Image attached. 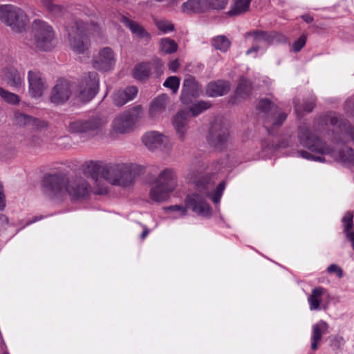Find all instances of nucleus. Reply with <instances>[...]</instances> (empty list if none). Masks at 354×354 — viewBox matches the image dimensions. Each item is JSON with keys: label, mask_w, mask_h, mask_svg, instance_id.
<instances>
[{"label": "nucleus", "mask_w": 354, "mask_h": 354, "mask_svg": "<svg viewBox=\"0 0 354 354\" xmlns=\"http://www.w3.org/2000/svg\"><path fill=\"white\" fill-rule=\"evenodd\" d=\"M42 183L45 193L51 198H62L68 194L73 200H83L93 192V187L80 176L68 180L62 173L49 174Z\"/></svg>", "instance_id": "nucleus-1"}, {"label": "nucleus", "mask_w": 354, "mask_h": 354, "mask_svg": "<svg viewBox=\"0 0 354 354\" xmlns=\"http://www.w3.org/2000/svg\"><path fill=\"white\" fill-rule=\"evenodd\" d=\"M214 181L212 176L199 178L196 183V192L189 194L185 203L188 209H192L198 215L208 216L211 213V208L207 203L206 198L212 200L214 203H218L225 187V182H221L214 189Z\"/></svg>", "instance_id": "nucleus-2"}, {"label": "nucleus", "mask_w": 354, "mask_h": 354, "mask_svg": "<svg viewBox=\"0 0 354 354\" xmlns=\"http://www.w3.org/2000/svg\"><path fill=\"white\" fill-rule=\"evenodd\" d=\"M297 137L300 145L304 147L322 155H329L345 167H354V151L352 148L345 147L336 152L326 142L314 136L306 124L299 126Z\"/></svg>", "instance_id": "nucleus-3"}, {"label": "nucleus", "mask_w": 354, "mask_h": 354, "mask_svg": "<svg viewBox=\"0 0 354 354\" xmlns=\"http://www.w3.org/2000/svg\"><path fill=\"white\" fill-rule=\"evenodd\" d=\"M145 171V167L135 162H119L105 165V181L113 185L129 187L136 177Z\"/></svg>", "instance_id": "nucleus-4"}, {"label": "nucleus", "mask_w": 354, "mask_h": 354, "mask_svg": "<svg viewBox=\"0 0 354 354\" xmlns=\"http://www.w3.org/2000/svg\"><path fill=\"white\" fill-rule=\"evenodd\" d=\"M143 116V110L141 106L138 105L126 110L113 119L109 133L115 138L132 132Z\"/></svg>", "instance_id": "nucleus-5"}, {"label": "nucleus", "mask_w": 354, "mask_h": 354, "mask_svg": "<svg viewBox=\"0 0 354 354\" xmlns=\"http://www.w3.org/2000/svg\"><path fill=\"white\" fill-rule=\"evenodd\" d=\"M108 117L102 113L91 115L86 120H73L68 122V131L72 133L84 134L94 138L104 134Z\"/></svg>", "instance_id": "nucleus-6"}, {"label": "nucleus", "mask_w": 354, "mask_h": 354, "mask_svg": "<svg viewBox=\"0 0 354 354\" xmlns=\"http://www.w3.org/2000/svg\"><path fill=\"white\" fill-rule=\"evenodd\" d=\"M100 31V28L97 25L76 23L68 33L71 48L76 53H83L88 48V37L97 36Z\"/></svg>", "instance_id": "nucleus-7"}, {"label": "nucleus", "mask_w": 354, "mask_h": 354, "mask_svg": "<svg viewBox=\"0 0 354 354\" xmlns=\"http://www.w3.org/2000/svg\"><path fill=\"white\" fill-rule=\"evenodd\" d=\"M0 21L16 32L26 30L30 23V18L20 7L13 4L0 5Z\"/></svg>", "instance_id": "nucleus-8"}, {"label": "nucleus", "mask_w": 354, "mask_h": 354, "mask_svg": "<svg viewBox=\"0 0 354 354\" xmlns=\"http://www.w3.org/2000/svg\"><path fill=\"white\" fill-rule=\"evenodd\" d=\"M256 107L263 114V125L270 134L274 133L286 120V113L268 99L259 100Z\"/></svg>", "instance_id": "nucleus-9"}, {"label": "nucleus", "mask_w": 354, "mask_h": 354, "mask_svg": "<svg viewBox=\"0 0 354 354\" xmlns=\"http://www.w3.org/2000/svg\"><path fill=\"white\" fill-rule=\"evenodd\" d=\"M32 30L34 44L37 48L48 51L55 47V32L52 27L47 23L36 19L33 21Z\"/></svg>", "instance_id": "nucleus-10"}, {"label": "nucleus", "mask_w": 354, "mask_h": 354, "mask_svg": "<svg viewBox=\"0 0 354 354\" xmlns=\"http://www.w3.org/2000/svg\"><path fill=\"white\" fill-rule=\"evenodd\" d=\"M228 0H187L181 6L185 14L203 13L209 10H221L226 8Z\"/></svg>", "instance_id": "nucleus-11"}, {"label": "nucleus", "mask_w": 354, "mask_h": 354, "mask_svg": "<svg viewBox=\"0 0 354 354\" xmlns=\"http://www.w3.org/2000/svg\"><path fill=\"white\" fill-rule=\"evenodd\" d=\"M117 57L113 48L109 46L100 48L93 55L91 64L94 69L102 73L112 71L115 66Z\"/></svg>", "instance_id": "nucleus-12"}, {"label": "nucleus", "mask_w": 354, "mask_h": 354, "mask_svg": "<svg viewBox=\"0 0 354 354\" xmlns=\"http://www.w3.org/2000/svg\"><path fill=\"white\" fill-rule=\"evenodd\" d=\"M104 169L105 165L102 166L97 162L91 161L86 165L83 170L84 174L90 177L93 181V192L94 194H105L108 192V186L104 183Z\"/></svg>", "instance_id": "nucleus-13"}, {"label": "nucleus", "mask_w": 354, "mask_h": 354, "mask_svg": "<svg viewBox=\"0 0 354 354\" xmlns=\"http://www.w3.org/2000/svg\"><path fill=\"white\" fill-rule=\"evenodd\" d=\"M230 140V133L227 126L221 121H216L212 124L209 130L208 140L213 147L223 149Z\"/></svg>", "instance_id": "nucleus-14"}, {"label": "nucleus", "mask_w": 354, "mask_h": 354, "mask_svg": "<svg viewBox=\"0 0 354 354\" xmlns=\"http://www.w3.org/2000/svg\"><path fill=\"white\" fill-rule=\"evenodd\" d=\"M144 145L150 151L156 149L167 150L171 147L168 136L156 131L145 133L142 138Z\"/></svg>", "instance_id": "nucleus-15"}, {"label": "nucleus", "mask_w": 354, "mask_h": 354, "mask_svg": "<svg viewBox=\"0 0 354 354\" xmlns=\"http://www.w3.org/2000/svg\"><path fill=\"white\" fill-rule=\"evenodd\" d=\"M330 301V295L328 291L321 286L313 288L308 297L309 309L311 311L326 309Z\"/></svg>", "instance_id": "nucleus-16"}, {"label": "nucleus", "mask_w": 354, "mask_h": 354, "mask_svg": "<svg viewBox=\"0 0 354 354\" xmlns=\"http://www.w3.org/2000/svg\"><path fill=\"white\" fill-rule=\"evenodd\" d=\"M153 183H157L167 190L173 192L178 185L176 173L173 169H164L160 171Z\"/></svg>", "instance_id": "nucleus-17"}, {"label": "nucleus", "mask_w": 354, "mask_h": 354, "mask_svg": "<svg viewBox=\"0 0 354 354\" xmlns=\"http://www.w3.org/2000/svg\"><path fill=\"white\" fill-rule=\"evenodd\" d=\"M162 66V62L158 59H155L153 62L139 63L133 68V76L138 80L145 81L149 77L153 68H161Z\"/></svg>", "instance_id": "nucleus-18"}, {"label": "nucleus", "mask_w": 354, "mask_h": 354, "mask_svg": "<svg viewBox=\"0 0 354 354\" xmlns=\"http://www.w3.org/2000/svg\"><path fill=\"white\" fill-rule=\"evenodd\" d=\"M120 21L127 27L131 30V33L138 39L145 41L146 42H149L151 40V37L150 33L138 22L129 19L124 15L120 17Z\"/></svg>", "instance_id": "nucleus-19"}, {"label": "nucleus", "mask_w": 354, "mask_h": 354, "mask_svg": "<svg viewBox=\"0 0 354 354\" xmlns=\"http://www.w3.org/2000/svg\"><path fill=\"white\" fill-rule=\"evenodd\" d=\"M110 95L113 104L121 107L129 101L132 100L137 95V90H109L106 92Z\"/></svg>", "instance_id": "nucleus-20"}, {"label": "nucleus", "mask_w": 354, "mask_h": 354, "mask_svg": "<svg viewBox=\"0 0 354 354\" xmlns=\"http://www.w3.org/2000/svg\"><path fill=\"white\" fill-rule=\"evenodd\" d=\"M189 113L185 110L178 111L172 119V124L176 130L177 135L180 139L185 138L187 130Z\"/></svg>", "instance_id": "nucleus-21"}, {"label": "nucleus", "mask_w": 354, "mask_h": 354, "mask_svg": "<svg viewBox=\"0 0 354 354\" xmlns=\"http://www.w3.org/2000/svg\"><path fill=\"white\" fill-rule=\"evenodd\" d=\"M167 102V96L165 94L154 98L149 106V117L153 120H158L165 111Z\"/></svg>", "instance_id": "nucleus-22"}, {"label": "nucleus", "mask_w": 354, "mask_h": 354, "mask_svg": "<svg viewBox=\"0 0 354 354\" xmlns=\"http://www.w3.org/2000/svg\"><path fill=\"white\" fill-rule=\"evenodd\" d=\"M171 193L165 187L154 183L149 191V198L152 203H160L167 201Z\"/></svg>", "instance_id": "nucleus-23"}, {"label": "nucleus", "mask_w": 354, "mask_h": 354, "mask_svg": "<svg viewBox=\"0 0 354 354\" xmlns=\"http://www.w3.org/2000/svg\"><path fill=\"white\" fill-rule=\"evenodd\" d=\"M328 324L323 320H320L313 325L310 345L313 350L317 349L318 344L322 339V336L328 333Z\"/></svg>", "instance_id": "nucleus-24"}, {"label": "nucleus", "mask_w": 354, "mask_h": 354, "mask_svg": "<svg viewBox=\"0 0 354 354\" xmlns=\"http://www.w3.org/2000/svg\"><path fill=\"white\" fill-rule=\"evenodd\" d=\"M2 77L10 87H21L23 84V79L18 71L13 67H8L3 69Z\"/></svg>", "instance_id": "nucleus-25"}, {"label": "nucleus", "mask_w": 354, "mask_h": 354, "mask_svg": "<svg viewBox=\"0 0 354 354\" xmlns=\"http://www.w3.org/2000/svg\"><path fill=\"white\" fill-rule=\"evenodd\" d=\"M252 0H232L226 15L232 17L243 15L248 12Z\"/></svg>", "instance_id": "nucleus-26"}, {"label": "nucleus", "mask_w": 354, "mask_h": 354, "mask_svg": "<svg viewBox=\"0 0 354 354\" xmlns=\"http://www.w3.org/2000/svg\"><path fill=\"white\" fill-rule=\"evenodd\" d=\"M165 213L171 219H179L187 214L188 208L182 205L167 206L163 208Z\"/></svg>", "instance_id": "nucleus-27"}, {"label": "nucleus", "mask_w": 354, "mask_h": 354, "mask_svg": "<svg viewBox=\"0 0 354 354\" xmlns=\"http://www.w3.org/2000/svg\"><path fill=\"white\" fill-rule=\"evenodd\" d=\"M159 51L164 55L173 54L178 50V45L169 37L161 38L158 42Z\"/></svg>", "instance_id": "nucleus-28"}, {"label": "nucleus", "mask_w": 354, "mask_h": 354, "mask_svg": "<svg viewBox=\"0 0 354 354\" xmlns=\"http://www.w3.org/2000/svg\"><path fill=\"white\" fill-rule=\"evenodd\" d=\"M27 80L29 88H41L46 86V83L39 71L30 70L28 72Z\"/></svg>", "instance_id": "nucleus-29"}, {"label": "nucleus", "mask_w": 354, "mask_h": 354, "mask_svg": "<svg viewBox=\"0 0 354 354\" xmlns=\"http://www.w3.org/2000/svg\"><path fill=\"white\" fill-rule=\"evenodd\" d=\"M315 105V99L310 97L308 100H304L302 103L295 101V109L297 115H301L304 113H310L313 111Z\"/></svg>", "instance_id": "nucleus-30"}, {"label": "nucleus", "mask_w": 354, "mask_h": 354, "mask_svg": "<svg viewBox=\"0 0 354 354\" xmlns=\"http://www.w3.org/2000/svg\"><path fill=\"white\" fill-rule=\"evenodd\" d=\"M211 106L212 104L209 102L198 100L188 108L187 112L189 113V116L196 117L203 111L209 109Z\"/></svg>", "instance_id": "nucleus-31"}, {"label": "nucleus", "mask_w": 354, "mask_h": 354, "mask_svg": "<svg viewBox=\"0 0 354 354\" xmlns=\"http://www.w3.org/2000/svg\"><path fill=\"white\" fill-rule=\"evenodd\" d=\"M342 223L344 227V232L347 239L351 242L354 250V232L351 230L353 227V214L350 212L345 214L342 218Z\"/></svg>", "instance_id": "nucleus-32"}, {"label": "nucleus", "mask_w": 354, "mask_h": 354, "mask_svg": "<svg viewBox=\"0 0 354 354\" xmlns=\"http://www.w3.org/2000/svg\"><path fill=\"white\" fill-rule=\"evenodd\" d=\"M199 90H183L180 100L182 103L188 108L198 101Z\"/></svg>", "instance_id": "nucleus-33"}, {"label": "nucleus", "mask_w": 354, "mask_h": 354, "mask_svg": "<svg viewBox=\"0 0 354 354\" xmlns=\"http://www.w3.org/2000/svg\"><path fill=\"white\" fill-rule=\"evenodd\" d=\"M153 24L163 34H167L175 30L174 24L165 18H153Z\"/></svg>", "instance_id": "nucleus-34"}, {"label": "nucleus", "mask_w": 354, "mask_h": 354, "mask_svg": "<svg viewBox=\"0 0 354 354\" xmlns=\"http://www.w3.org/2000/svg\"><path fill=\"white\" fill-rule=\"evenodd\" d=\"M82 86L86 88H97L99 87V77L96 72H90L85 75L82 80Z\"/></svg>", "instance_id": "nucleus-35"}, {"label": "nucleus", "mask_w": 354, "mask_h": 354, "mask_svg": "<svg viewBox=\"0 0 354 354\" xmlns=\"http://www.w3.org/2000/svg\"><path fill=\"white\" fill-rule=\"evenodd\" d=\"M70 95V90H53L50 101L54 104H62L69 98Z\"/></svg>", "instance_id": "nucleus-36"}, {"label": "nucleus", "mask_w": 354, "mask_h": 354, "mask_svg": "<svg viewBox=\"0 0 354 354\" xmlns=\"http://www.w3.org/2000/svg\"><path fill=\"white\" fill-rule=\"evenodd\" d=\"M0 96L5 102L11 104H17L20 101V97L17 94L8 90H0Z\"/></svg>", "instance_id": "nucleus-37"}, {"label": "nucleus", "mask_w": 354, "mask_h": 354, "mask_svg": "<svg viewBox=\"0 0 354 354\" xmlns=\"http://www.w3.org/2000/svg\"><path fill=\"white\" fill-rule=\"evenodd\" d=\"M292 156L301 157L304 159L311 160V161H316V162H324L325 158L324 157H322L320 156H316L313 155L310 153L305 151V150H300L297 151L296 152H294Z\"/></svg>", "instance_id": "nucleus-38"}, {"label": "nucleus", "mask_w": 354, "mask_h": 354, "mask_svg": "<svg viewBox=\"0 0 354 354\" xmlns=\"http://www.w3.org/2000/svg\"><path fill=\"white\" fill-rule=\"evenodd\" d=\"M230 45V41L224 36H218L214 39V46L221 51H227Z\"/></svg>", "instance_id": "nucleus-39"}, {"label": "nucleus", "mask_w": 354, "mask_h": 354, "mask_svg": "<svg viewBox=\"0 0 354 354\" xmlns=\"http://www.w3.org/2000/svg\"><path fill=\"white\" fill-rule=\"evenodd\" d=\"M41 3L46 9L54 15L61 14L63 11V7L54 4L53 0H41Z\"/></svg>", "instance_id": "nucleus-40"}, {"label": "nucleus", "mask_w": 354, "mask_h": 354, "mask_svg": "<svg viewBox=\"0 0 354 354\" xmlns=\"http://www.w3.org/2000/svg\"><path fill=\"white\" fill-rule=\"evenodd\" d=\"M248 91L249 90H235L234 95L229 100V102L236 104L241 102L242 100L248 97Z\"/></svg>", "instance_id": "nucleus-41"}, {"label": "nucleus", "mask_w": 354, "mask_h": 354, "mask_svg": "<svg viewBox=\"0 0 354 354\" xmlns=\"http://www.w3.org/2000/svg\"><path fill=\"white\" fill-rule=\"evenodd\" d=\"M15 122L19 126H24L29 124L32 118L20 112H16L14 115Z\"/></svg>", "instance_id": "nucleus-42"}, {"label": "nucleus", "mask_w": 354, "mask_h": 354, "mask_svg": "<svg viewBox=\"0 0 354 354\" xmlns=\"http://www.w3.org/2000/svg\"><path fill=\"white\" fill-rule=\"evenodd\" d=\"M180 82V78L176 76H171L165 81L163 86L167 88H178Z\"/></svg>", "instance_id": "nucleus-43"}, {"label": "nucleus", "mask_w": 354, "mask_h": 354, "mask_svg": "<svg viewBox=\"0 0 354 354\" xmlns=\"http://www.w3.org/2000/svg\"><path fill=\"white\" fill-rule=\"evenodd\" d=\"M306 36L302 35L299 37V38L296 40L292 44V49L295 52H299L301 49L306 45Z\"/></svg>", "instance_id": "nucleus-44"}, {"label": "nucleus", "mask_w": 354, "mask_h": 354, "mask_svg": "<svg viewBox=\"0 0 354 354\" xmlns=\"http://www.w3.org/2000/svg\"><path fill=\"white\" fill-rule=\"evenodd\" d=\"M198 86V82L195 77L192 76H187L183 82V88H196Z\"/></svg>", "instance_id": "nucleus-45"}, {"label": "nucleus", "mask_w": 354, "mask_h": 354, "mask_svg": "<svg viewBox=\"0 0 354 354\" xmlns=\"http://www.w3.org/2000/svg\"><path fill=\"white\" fill-rule=\"evenodd\" d=\"M327 272L329 274L335 273L339 279H341L344 276V272L342 269L336 264H331L327 268Z\"/></svg>", "instance_id": "nucleus-46"}, {"label": "nucleus", "mask_w": 354, "mask_h": 354, "mask_svg": "<svg viewBox=\"0 0 354 354\" xmlns=\"http://www.w3.org/2000/svg\"><path fill=\"white\" fill-rule=\"evenodd\" d=\"M229 87L228 82L224 80L212 82L208 84V88H227Z\"/></svg>", "instance_id": "nucleus-47"}, {"label": "nucleus", "mask_w": 354, "mask_h": 354, "mask_svg": "<svg viewBox=\"0 0 354 354\" xmlns=\"http://www.w3.org/2000/svg\"><path fill=\"white\" fill-rule=\"evenodd\" d=\"M227 90H206V95L211 97H216L227 94Z\"/></svg>", "instance_id": "nucleus-48"}, {"label": "nucleus", "mask_w": 354, "mask_h": 354, "mask_svg": "<svg viewBox=\"0 0 354 354\" xmlns=\"http://www.w3.org/2000/svg\"><path fill=\"white\" fill-rule=\"evenodd\" d=\"M72 86L69 81L64 78H60L57 80V84L53 88H65Z\"/></svg>", "instance_id": "nucleus-49"}, {"label": "nucleus", "mask_w": 354, "mask_h": 354, "mask_svg": "<svg viewBox=\"0 0 354 354\" xmlns=\"http://www.w3.org/2000/svg\"><path fill=\"white\" fill-rule=\"evenodd\" d=\"M345 111L350 116H354V102L348 100L346 102Z\"/></svg>", "instance_id": "nucleus-50"}, {"label": "nucleus", "mask_w": 354, "mask_h": 354, "mask_svg": "<svg viewBox=\"0 0 354 354\" xmlns=\"http://www.w3.org/2000/svg\"><path fill=\"white\" fill-rule=\"evenodd\" d=\"M6 207V199L3 191V187L0 182V211H3Z\"/></svg>", "instance_id": "nucleus-51"}, {"label": "nucleus", "mask_w": 354, "mask_h": 354, "mask_svg": "<svg viewBox=\"0 0 354 354\" xmlns=\"http://www.w3.org/2000/svg\"><path fill=\"white\" fill-rule=\"evenodd\" d=\"M180 66L178 59H174L169 62V68L173 72L177 71Z\"/></svg>", "instance_id": "nucleus-52"}, {"label": "nucleus", "mask_w": 354, "mask_h": 354, "mask_svg": "<svg viewBox=\"0 0 354 354\" xmlns=\"http://www.w3.org/2000/svg\"><path fill=\"white\" fill-rule=\"evenodd\" d=\"M9 224V219L8 218L3 214H0V227H5Z\"/></svg>", "instance_id": "nucleus-53"}, {"label": "nucleus", "mask_w": 354, "mask_h": 354, "mask_svg": "<svg viewBox=\"0 0 354 354\" xmlns=\"http://www.w3.org/2000/svg\"><path fill=\"white\" fill-rule=\"evenodd\" d=\"M41 144V140L39 138L37 137H32L30 140V142H29V145L31 146V147H37V146H39Z\"/></svg>", "instance_id": "nucleus-54"}, {"label": "nucleus", "mask_w": 354, "mask_h": 354, "mask_svg": "<svg viewBox=\"0 0 354 354\" xmlns=\"http://www.w3.org/2000/svg\"><path fill=\"white\" fill-rule=\"evenodd\" d=\"M254 39L257 41H260L266 39L265 32H256L254 33Z\"/></svg>", "instance_id": "nucleus-55"}, {"label": "nucleus", "mask_w": 354, "mask_h": 354, "mask_svg": "<svg viewBox=\"0 0 354 354\" xmlns=\"http://www.w3.org/2000/svg\"><path fill=\"white\" fill-rule=\"evenodd\" d=\"M31 96L36 97L37 96L41 95V90H29Z\"/></svg>", "instance_id": "nucleus-56"}, {"label": "nucleus", "mask_w": 354, "mask_h": 354, "mask_svg": "<svg viewBox=\"0 0 354 354\" xmlns=\"http://www.w3.org/2000/svg\"><path fill=\"white\" fill-rule=\"evenodd\" d=\"M241 82L238 88H242V87H248V86H250V82L248 80H247L246 79L243 78V79H241Z\"/></svg>", "instance_id": "nucleus-57"}, {"label": "nucleus", "mask_w": 354, "mask_h": 354, "mask_svg": "<svg viewBox=\"0 0 354 354\" xmlns=\"http://www.w3.org/2000/svg\"><path fill=\"white\" fill-rule=\"evenodd\" d=\"M302 18L303 19L307 22V23H310L313 21V19L312 17H310V15H303L302 16Z\"/></svg>", "instance_id": "nucleus-58"}, {"label": "nucleus", "mask_w": 354, "mask_h": 354, "mask_svg": "<svg viewBox=\"0 0 354 354\" xmlns=\"http://www.w3.org/2000/svg\"><path fill=\"white\" fill-rule=\"evenodd\" d=\"M149 232V230L146 227H145L144 230L141 234V239H144L148 235Z\"/></svg>", "instance_id": "nucleus-59"}, {"label": "nucleus", "mask_w": 354, "mask_h": 354, "mask_svg": "<svg viewBox=\"0 0 354 354\" xmlns=\"http://www.w3.org/2000/svg\"><path fill=\"white\" fill-rule=\"evenodd\" d=\"M41 218V217H37V216H35V218L32 221H29L26 223V225H28L30 224H32L37 221H39L40 219Z\"/></svg>", "instance_id": "nucleus-60"}, {"label": "nucleus", "mask_w": 354, "mask_h": 354, "mask_svg": "<svg viewBox=\"0 0 354 354\" xmlns=\"http://www.w3.org/2000/svg\"><path fill=\"white\" fill-rule=\"evenodd\" d=\"M253 51H255V52H256V51H257V48H256V47H252V48H251L250 49H249V50H247V54H248H248H250V53H251L252 52H253Z\"/></svg>", "instance_id": "nucleus-61"}, {"label": "nucleus", "mask_w": 354, "mask_h": 354, "mask_svg": "<svg viewBox=\"0 0 354 354\" xmlns=\"http://www.w3.org/2000/svg\"><path fill=\"white\" fill-rule=\"evenodd\" d=\"M86 91H93V95H95V90H86V89L82 90L81 94H84Z\"/></svg>", "instance_id": "nucleus-62"}, {"label": "nucleus", "mask_w": 354, "mask_h": 354, "mask_svg": "<svg viewBox=\"0 0 354 354\" xmlns=\"http://www.w3.org/2000/svg\"><path fill=\"white\" fill-rule=\"evenodd\" d=\"M173 91H174V93H176V91H177V90H176V89H174V90H173Z\"/></svg>", "instance_id": "nucleus-63"}]
</instances>
